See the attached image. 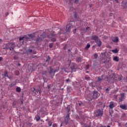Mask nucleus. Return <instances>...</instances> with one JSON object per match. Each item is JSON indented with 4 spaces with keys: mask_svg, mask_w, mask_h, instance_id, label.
I'll use <instances>...</instances> for the list:
<instances>
[{
    "mask_svg": "<svg viewBox=\"0 0 127 127\" xmlns=\"http://www.w3.org/2000/svg\"><path fill=\"white\" fill-rule=\"evenodd\" d=\"M64 124L65 125H67L69 123V121H70V113H69V112L66 113V115L64 116Z\"/></svg>",
    "mask_w": 127,
    "mask_h": 127,
    "instance_id": "obj_1",
    "label": "nucleus"
},
{
    "mask_svg": "<svg viewBox=\"0 0 127 127\" xmlns=\"http://www.w3.org/2000/svg\"><path fill=\"white\" fill-rule=\"evenodd\" d=\"M103 115H104L103 112H95L94 113V116L96 117V118H101L103 117Z\"/></svg>",
    "mask_w": 127,
    "mask_h": 127,
    "instance_id": "obj_2",
    "label": "nucleus"
},
{
    "mask_svg": "<svg viewBox=\"0 0 127 127\" xmlns=\"http://www.w3.org/2000/svg\"><path fill=\"white\" fill-rule=\"evenodd\" d=\"M93 98L94 99H98V91L95 90L93 91Z\"/></svg>",
    "mask_w": 127,
    "mask_h": 127,
    "instance_id": "obj_3",
    "label": "nucleus"
},
{
    "mask_svg": "<svg viewBox=\"0 0 127 127\" xmlns=\"http://www.w3.org/2000/svg\"><path fill=\"white\" fill-rule=\"evenodd\" d=\"M72 27H73V26H72L71 24H67L66 25V28H67L66 31V32L70 31V30H71V28H72Z\"/></svg>",
    "mask_w": 127,
    "mask_h": 127,
    "instance_id": "obj_4",
    "label": "nucleus"
},
{
    "mask_svg": "<svg viewBox=\"0 0 127 127\" xmlns=\"http://www.w3.org/2000/svg\"><path fill=\"white\" fill-rule=\"evenodd\" d=\"M95 43H97L99 47H101V46H102V41H100V39H98L97 41H96Z\"/></svg>",
    "mask_w": 127,
    "mask_h": 127,
    "instance_id": "obj_5",
    "label": "nucleus"
},
{
    "mask_svg": "<svg viewBox=\"0 0 127 127\" xmlns=\"http://www.w3.org/2000/svg\"><path fill=\"white\" fill-rule=\"evenodd\" d=\"M124 98H125V94L124 93L121 94V97L119 98V101L123 102V101H124Z\"/></svg>",
    "mask_w": 127,
    "mask_h": 127,
    "instance_id": "obj_6",
    "label": "nucleus"
},
{
    "mask_svg": "<svg viewBox=\"0 0 127 127\" xmlns=\"http://www.w3.org/2000/svg\"><path fill=\"white\" fill-rule=\"evenodd\" d=\"M55 72H58V70H54L52 68H51V67L49 73L51 75H52V74H53V75H54V73H55Z\"/></svg>",
    "mask_w": 127,
    "mask_h": 127,
    "instance_id": "obj_7",
    "label": "nucleus"
},
{
    "mask_svg": "<svg viewBox=\"0 0 127 127\" xmlns=\"http://www.w3.org/2000/svg\"><path fill=\"white\" fill-rule=\"evenodd\" d=\"M91 39L92 40H94L95 42H96V41L99 40V37L97 36H92L91 37Z\"/></svg>",
    "mask_w": 127,
    "mask_h": 127,
    "instance_id": "obj_8",
    "label": "nucleus"
},
{
    "mask_svg": "<svg viewBox=\"0 0 127 127\" xmlns=\"http://www.w3.org/2000/svg\"><path fill=\"white\" fill-rule=\"evenodd\" d=\"M73 109H72V106H68L66 108V112H73Z\"/></svg>",
    "mask_w": 127,
    "mask_h": 127,
    "instance_id": "obj_9",
    "label": "nucleus"
},
{
    "mask_svg": "<svg viewBox=\"0 0 127 127\" xmlns=\"http://www.w3.org/2000/svg\"><path fill=\"white\" fill-rule=\"evenodd\" d=\"M35 119L37 122H39V121L40 120V116H39V113H38V114L35 116Z\"/></svg>",
    "mask_w": 127,
    "mask_h": 127,
    "instance_id": "obj_10",
    "label": "nucleus"
},
{
    "mask_svg": "<svg viewBox=\"0 0 127 127\" xmlns=\"http://www.w3.org/2000/svg\"><path fill=\"white\" fill-rule=\"evenodd\" d=\"M120 108L123 110H127V106L125 105H120Z\"/></svg>",
    "mask_w": 127,
    "mask_h": 127,
    "instance_id": "obj_11",
    "label": "nucleus"
},
{
    "mask_svg": "<svg viewBox=\"0 0 127 127\" xmlns=\"http://www.w3.org/2000/svg\"><path fill=\"white\" fill-rule=\"evenodd\" d=\"M76 66L77 65L76 64H72V66L70 67V69H71V70H75V69H76Z\"/></svg>",
    "mask_w": 127,
    "mask_h": 127,
    "instance_id": "obj_12",
    "label": "nucleus"
},
{
    "mask_svg": "<svg viewBox=\"0 0 127 127\" xmlns=\"http://www.w3.org/2000/svg\"><path fill=\"white\" fill-rule=\"evenodd\" d=\"M115 107V106L114 105V102H111L110 105H109V108L110 109H113V108H114Z\"/></svg>",
    "mask_w": 127,
    "mask_h": 127,
    "instance_id": "obj_13",
    "label": "nucleus"
},
{
    "mask_svg": "<svg viewBox=\"0 0 127 127\" xmlns=\"http://www.w3.org/2000/svg\"><path fill=\"white\" fill-rule=\"evenodd\" d=\"M113 42H119V37H116L115 39L113 40Z\"/></svg>",
    "mask_w": 127,
    "mask_h": 127,
    "instance_id": "obj_14",
    "label": "nucleus"
},
{
    "mask_svg": "<svg viewBox=\"0 0 127 127\" xmlns=\"http://www.w3.org/2000/svg\"><path fill=\"white\" fill-rule=\"evenodd\" d=\"M113 60L116 61V62H119V58H118V57H115L113 59Z\"/></svg>",
    "mask_w": 127,
    "mask_h": 127,
    "instance_id": "obj_15",
    "label": "nucleus"
},
{
    "mask_svg": "<svg viewBox=\"0 0 127 127\" xmlns=\"http://www.w3.org/2000/svg\"><path fill=\"white\" fill-rule=\"evenodd\" d=\"M111 51L113 53H118V52H119V50H118V49H116L115 50H112Z\"/></svg>",
    "mask_w": 127,
    "mask_h": 127,
    "instance_id": "obj_16",
    "label": "nucleus"
},
{
    "mask_svg": "<svg viewBox=\"0 0 127 127\" xmlns=\"http://www.w3.org/2000/svg\"><path fill=\"white\" fill-rule=\"evenodd\" d=\"M48 125H49V127H51V126H52V121L50 120V121H48Z\"/></svg>",
    "mask_w": 127,
    "mask_h": 127,
    "instance_id": "obj_17",
    "label": "nucleus"
},
{
    "mask_svg": "<svg viewBox=\"0 0 127 127\" xmlns=\"http://www.w3.org/2000/svg\"><path fill=\"white\" fill-rule=\"evenodd\" d=\"M16 92H17L18 93H19L21 91V89H20V87H17L16 88Z\"/></svg>",
    "mask_w": 127,
    "mask_h": 127,
    "instance_id": "obj_18",
    "label": "nucleus"
},
{
    "mask_svg": "<svg viewBox=\"0 0 127 127\" xmlns=\"http://www.w3.org/2000/svg\"><path fill=\"white\" fill-rule=\"evenodd\" d=\"M4 75L5 77H8V74L7 73V71L6 70L4 71Z\"/></svg>",
    "mask_w": 127,
    "mask_h": 127,
    "instance_id": "obj_19",
    "label": "nucleus"
},
{
    "mask_svg": "<svg viewBox=\"0 0 127 127\" xmlns=\"http://www.w3.org/2000/svg\"><path fill=\"white\" fill-rule=\"evenodd\" d=\"M42 40V39H41V38H38L37 40H36V42L37 43H38V42H39V41Z\"/></svg>",
    "mask_w": 127,
    "mask_h": 127,
    "instance_id": "obj_20",
    "label": "nucleus"
},
{
    "mask_svg": "<svg viewBox=\"0 0 127 127\" xmlns=\"http://www.w3.org/2000/svg\"><path fill=\"white\" fill-rule=\"evenodd\" d=\"M90 46H91V45H90V44H88L86 45V47H85V49H86V50H88V49L89 47H90Z\"/></svg>",
    "mask_w": 127,
    "mask_h": 127,
    "instance_id": "obj_21",
    "label": "nucleus"
},
{
    "mask_svg": "<svg viewBox=\"0 0 127 127\" xmlns=\"http://www.w3.org/2000/svg\"><path fill=\"white\" fill-rule=\"evenodd\" d=\"M62 71L63 72H66V73H68V71L66 70V69H65V68H62Z\"/></svg>",
    "mask_w": 127,
    "mask_h": 127,
    "instance_id": "obj_22",
    "label": "nucleus"
},
{
    "mask_svg": "<svg viewBox=\"0 0 127 127\" xmlns=\"http://www.w3.org/2000/svg\"><path fill=\"white\" fill-rule=\"evenodd\" d=\"M24 38H25V37H20L19 38L20 41H21V40H23V39H24Z\"/></svg>",
    "mask_w": 127,
    "mask_h": 127,
    "instance_id": "obj_23",
    "label": "nucleus"
},
{
    "mask_svg": "<svg viewBox=\"0 0 127 127\" xmlns=\"http://www.w3.org/2000/svg\"><path fill=\"white\" fill-rule=\"evenodd\" d=\"M85 80L89 81V80H90V77H85Z\"/></svg>",
    "mask_w": 127,
    "mask_h": 127,
    "instance_id": "obj_24",
    "label": "nucleus"
},
{
    "mask_svg": "<svg viewBox=\"0 0 127 127\" xmlns=\"http://www.w3.org/2000/svg\"><path fill=\"white\" fill-rule=\"evenodd\" d=\"M49 47L50 48H52V47H53V44H50Z\"/></svg>",
    "mask_w": 127,
    "mask_h": 127,
    "instance_id": "obj_25",
    "label": "nucleus"
},
{
    "mask_svg": "<svg viewBox=\"0 0 127 127\" xmlns=\"http://www.w3.org/2000/svg\"><path fill=\"white\" fill-rule=\"evenodd\" d=\"M67 62H68V67H69L70 66V63H71V61H68Z\"/></svg>",
    "mask_w": 127,
    "mask_h": 127,
    "instance_id": "obj_26",
    "label": "nucleus"
},
{
    "mask_svg": "<svg viewBox=\"0 0 127 127\" xmlns=\"http://www.w3.org/2000/svg\"><path fill=\"white\" fill-rule=\"evenodd\" d=\"M102 80H103V78H101L100 77H98V81H102Z\"/></svg>",
    "mask_w": 127,
    "mask_h": 127,
    "instance_id": "obj_27",
    "label": "nucleus"
},
{
    "mask_svg": "<svg viewBox=\"0 0 127 127\" xmlns=\"http://www.w3.org/2000/svg\"><path fill=\"white\" fill-rule=\"evenodd\" d=\"M101 55H104V56L105 57H106V53H101Z\"/></svg>",
    "mask_w": 127,
    "mask_h": 127,
    "instance_id": "obj_28",
    "label": "nucleus"
},
{
    "mask_svg": "<svg viewBox=\"0 0 127 127\" xmlns=\"http://www.w3.org/2000/svg\"><path fill=\"white\" fill-rule=\"evenodd\" d=\"M15 74V75H18V74H19V72L16 71Z\"/></svg>",
    "mask_w": 127,
    "mask_h": 127,
    "instance_id": "obj_29",
    "label": "nucleus"
},
{
    "mask_svg": "<svg viewBox=\"0 0 127 127\" xmlns=\"http://www.w3.org/2000/svg\"><path fill=\"white\" fill-rule=\"evenodd\" d=\"M49 60H50V57L48 56V59L46 60V61H49Z\"/></svg>",
    "mask_w": 127,
    "mask_h": 127,
    "instance_id": "obj_30",
    "label": "nucleus"
},
{
    "mask_svg": "<svg viewBox=\"0 0 127 127\" xmlns=\"http://www.w3.org/2000/svg\"><path fill=\"white\" fill-rule=\"evenodd\" d=\"M94 57H95V58H97V57H98V54H95L94 55Z\"/></svg>",
    "mask_w": 127,
    "mask_h": 127,
    "instance_id": "obj_31",
    "label": "nucleus"
},
{
    "mask_svg": "<svg viewBox=\"0 0 127 127\" xmlns=\"http://www.w3.org/2000/svg\"><path fill=\"white\" fill-rule=\"evenodd\" d=\"M53 127H57V124H54Z\"/></svg>",
    "mask_w": 127,
    "mask_h": 127,
    "instance_id": "obj_32",
    "label": "nucleus"
},
{
    "mask_svg": "<svg viewBox=\"0 0 127 127\" xmlns=\"http://www.w3.org/2000/svg\"><path fill=\"white\" fill-rule=\"evenodd\" d=\"M70 80L69 78H68L66 80V82H67V83H68V82H70Z\"/></svg>",
    "mask_w": 127,
    "mask_h": 127,
    "instance_id": "obj_33",
    "label": "nucleus"
},
{
    "mask_svg": "<svg viewBox=\"0 0 127 127\" xmlns=\"http://www.w3.org/2000/svg\"><path fill=\"white\" fill-rule=\"evenodd\" d=\"M1 61H2V57H0V62H1Z\"/></svg>",
    "mask_w": 127,
    "mask_h": 127,
    "instance_id": "obj_34",
    "label": "nucleus"
},
{
    "mask_svg": "<svg viewBox=\"0 0 127 127\" xmlns=\"http://www.w3.org/2000/svg\"><path fill=\"white\" fill-rule=\"evenodd\" d=\"M9 50H13V47L9 48Z\"/></svg>",
    "mask_w": 127,
    "mask_h": 127,
    "instance_id": "obj_35",
    "label": "nucleus"
},
{
    "mask_svg": "<svg viewBox=\"0 0 127 127\" xmlns=\"http://www.w3.org/2000/svg\"><path fill=\"white\" fill-rule=\"evenodd\" d=\"M28 52H30V53L32 52V50H28Z\"/></svg>",
    "mask_w": 127,
    "mask_h": 127,
    "instance_id": "obj_36",
    "label": "nucleus"
},
{
    "mask_svg": "<svg viewBox=\"0 0 127 127\" xmlns=\"http://www.w3.org/2000/svg\"><path fill=\"white\" fill-rule=\"evenodd\" d=\"M13 44H14L13 43H11L8 44V45H13Z\"/></svg>",
    "mask_w": 127,
    "mask_h": 127,
    "instance_id": "obj_37",
    "label": "nucleus"
},
{
    "mask_svg": "<svg viewBox=\"0 0 127 127\" xmlns=\"http://www.w3.org/2000/svg\"><path fill=\"white\" fill-rule=\"evenodd\" d=\"M98 112H103V109L101 110V109H99L98 110Z\"/></svg>",
    "mask_w": 127,
    "mask_h": 127,
    "instance_id": "obj_38",
    "label": "nucleus"
},
{
    "mask_svg": "<svg viewBox=\"0 0 127 127\" xmlns=\"http://www.w3.org/2000/svg\"><path fill=\"white\" fill-rule=\"evenodd\" d=\"M2 117V114H1V112H0V118H1Z\"/></svg>",
    "mask_w": 127,
    "mask_h": 127,
    "instance_id": "obj_39",
    "label": "nucleus"
},
{
    "mask_svg": "<svg viewBox=\"0 0 127 127\" xmlns=\"http://www.w3.org/2000/svg\"><path fill=\"white\" fill-rule=\"evenodd\" d=\"M83 127H91V126H86V125H85Z\"/></svg>",
    "mask_w": 127,
    "mask_h": 127,
    "instance_id": "obj_40",
    "label": "nucleus"
},
{
    "mask_svg": "<svg viewBox=\"0 0 127 127\" xmlns=\"http://www.w3.org/2000/svg\"><path fill=\"white\" fill-rule=\"evenodd\" d=\"M122 117H126V114H123L122 115Z\"/></svg>",
    "mask_w": 127,
    "mask_h": 127,
    "instance_id": "obj_41",
    "label": "nucleus"
},
{
    "mask_svg": "<svg viewBox=\"0 0 127 127\" xmlns=\"http://www.w3.org/2000/svg\"><path fill=\"white\" fill-rule=\"evenodd\" d=\"M52 41H53L54 42L56 41V39H52Z\"/></svg>",
    "mask_w": 127,
    "mask_h": 127,
    "instance_id": "obj_42",
    "label": "nucleus"
},
{
    "mask_svg": "<svg viewBox=\"0 0 127 127\" xmlns=\"http://www.w3.org/2000/svg\"><path fill=\"white\" fill-rule=\"evenodd\" d=\"M45 74H46V71H45V72L43 73V75H45Z\"/></svg>",
    "mask_w": 127,
    "mask_h": 127,
    "instance_id": "obj_43",
    "label": "nucleus"
},
{
    "mask_svg": "<svg viewBox=\"0 0 127 127\" xmlns=\"http://www.w3.org/2000/svg\"><path fill=\"white\" fill-rule=\"evenodd\" d=\"M115 1H116V2H117V3H119V0H115Z\"/></svg>",
    "mask_w": 127,
    "mask_h": 127,
    "instance_id": "obj_44",
    "label": "nucleus"
},
{
    "mask_svg": "<svg viewBox=\"0 0 127 127\" xmlns=\"http://www.w3.org/2000/svg\"><path fill=\"white\" fill-rule=\"evenodd\" d=\"M14 59H17V57H14Z\"/></svg>",
    "mask_w": 127,
    "mask_h": 127,
    "instance_id": "obj_45",
    "label": "nucleus"
},
{
    "mask_svg": "<svg viewBox=\"0 0 127 127\" xmlns=\"http://www.w3.org/2000/svg\"><path fill=\"white\" fill-rule=\"evenodd\" d=\"M48 89H50V85H48Z\"/></svg>",
    "mask_w": 127,
    "mask_h": 127,
    "instance_id": "obj_46",
    "label": "nucleus"
},
{
    "mask_svg": "<svg viewBox=\"0 0 127 127\" xmlns=\"http://www.w3.org/2000/svg\"><path fill=\"white\" fill-rule=\"evenodd\" d=\"M109 90H110V89H109V88L106 89V91H109Z\"/></svg>",
    "mask_w": 127,
    "mask_h": 127,
    "instance_id": "obj_47",
    "label": "nucleus"
},
{
    "mask_svg": "<svg viewBox=\"0 0 127 127\" xmlns=\"http://www.w3.org/2000/svg\"><path fill=\"white\" fill-rule=\"evenodd\" d=\"M88 28H89V27H87L86 28V30H88Z\"/></svg>",
    "mask_w": 127,
    "mask_h": 127,
    "instance_id": "obj_48",
    "label": "nucleus"
},
{
    "mask_svg": "<svg viewBox=\"0 0 127 127\" xmlns=\"http://www.w3.org/2000/svg\"><path fill=\"white\" fill-rule=\"evenodd\" d=\"M79 115H81V114H82V112H79Z\"/></svg>",
    "mask_w": 127,
    "mask_h": 127,
    "instance_id": "obj_49",
    "label": "nucleus"
},
{
    "mask_svg": "<svg viewBox=\"0 0 127 127\" xmlns=\"http://www.w3.org/2000/svg\"><path fill=\"white\" fill-rule=\"evenodd\" d=\"M46 122H48V121H49L48 119L46 120Z\"/></svg>",
    "mask_w": 127,
    "mask_h": 127,
    "instance_id": "obj_50",
    "label": "nucleus"
},
{
    "mask_svg": "<svg viewBox=\"0 0 127 127\" xmlns=\"http://www.w3.org/2000/svg\"><path fill=\"white\" fill-rule=\"evenodd\" d=\"M38 92L40 94V91L39 90H38Z\"/></svg>",
    "mask_w": 127,
    "mask_h": 127,
    "instance_id": "obj_51",
    "label": "nucleus"
},
{
    "mask_svg": "<svg viewBox=\"0 0 127 127\" xmlns=\"http://www.w3.org/2000/svg\"><path fill=\"white\" fill-rule=\"evenodd\" d=\"M43 35H41V37H43Z\"/></svg>",
    "mask_w": 127,
    "mask_h": 127,
    "instance_id": "obj_52",
    "label": "nucleus"
},
{
    "mask_svg": "<svg viewBox=\"0 0 127 127\" xmlns=\"http://www.w3.org/2000/svg\"><path fill=\"white\" fill-rule=\"evenodd\" d=\"M77 1H78V0H76L75 1V2H77Z\"/></svg>",
    "mask_w": 127,
    "mask_h": 127,
    "instance_id": "obj_53",
    "label": "nucleus"
},
{
    "mask_svg": "<svg viewBox=\"0 0 127 127\" xmlns=\"http://www.w3.org/2000/svg\"><path fill=\"white\" fill-rule=\"evenodd\" d=\"M18 66H20V64H18Z\"/></svg>",
    "mask_w": 127,
    "mask_h": 127,
    "instance_id": "obj_54",
    "label": "nucleus"
},
{
    "mask_svg": "<svg viewBox=\"0 0 127 127\" xmlns=\"http://www.w3.org/2000/svg\"><path fill=\"white\" fill-rule=\"evenodd\" d=\"M77 117L78 119H79V116H78V115H77Z\"/></svg>",
    "mask_w": 127,
    "mask_h": 127,
    "instance_id": "obj_55",
    "label": "nucleus"
},
{
    "mask_svg": "<svg viewBox=\"0 0 127 127\" xmlns=\"http://www.w3.org/2000/svg\"><path fill=\"white\" fill-rule=\"evenodd\" d=\"M60 127H62V124L61 125V126H60Z\"/></svg>",
    "mask_w": 127,
    "mask_h": 127,
    "instance_id": "obj_56",
    "label": "nucleus"
},
{
    "mask_svg": "<svg viewBox=\"0 0 127 127\" xmlns=\"http://www.w3.org/2000/svg\"><path fill=\"white\" fill-rule=\"evenodd\" d=\"M79 106H81V104L79 103Z\"/></svg>",
    "mask_w": 127,
    "mask_h": 127,
    "instance_id": "obj_57",
    "label": "nucleus"
},
{
    "mask_svg": "<svg viewBox=\"0 0 127 127\" xmlns=\"http://www.w3.org/2000/svg\"><path fill=\"white\" fill-rule=\"evenodd\" d=\"M26 39H28L27 37L25 38Z\"/></svg>",
    "mask_w": 127,
    "mask_h": 127,
    "instance_id": "obj_58",
    "label": "nucleus"
},
{
    "mask_svg": "<svg viewBox=\"0 0 127 127\" xmlns=\"http://www.w3.org/2000/svg\"><path fill=\"white\" fill-rule=\"evenodd\" d=\"M110 114L112 115V113L110 112Z\"/></svg>",
    "mask_w": 127,
    "mask_h": 127,
    "instance_id": "obj_59",
    "label": "nucleus"
},
{
    "mask_svg": "<svg viewBox=\"0 0 127 127\" xmlns=\"http://www.w3.org/2000/svg\"><path fill=\"white\" fill-rule=\"evenodd\" d=\"M9 79H10V77H8Z\"/></svg>",
    "mask_w": 127,
    "mask_h": 127,
    "instance_id": "obj_60",
    "label": "nucleus"
},
{
    "mask_svg": "<svg viewBox=\"0 0 127 127\" xmlns=\"http://www.w3.org/2000/svg\"><path fill=\"white\" fill-rule=\"evenodd\" d=\"M22 127H24V126H23Z\"/></svg>",
    "mask_w": 127,
    "mask_h": 127,
    "instance_id": "obj_61",
    "label": "nucleus"
},
{
    "mask_svg": "<svg viewBox=\"0 0 127 127\" xmlns=\"http://www.w3.org/2000/svg\"><path fill=\"white\" fill-rule=\"evenodd\" d=\"M44 38H45V37H46V36H45V37H44Z\"/></svg>",
    "mask_w": 127,
    "mask_h": 127,
    "instance_id": "obj_62",
    "label": "nucleus"
},
{
    "mask_svg": "<svg viewBox=\"0 0 127 127\" xmlns=\"http://www.w3.org/2000/svg\"><path fill=\"white\" fill-rule=\"evenodd\" d=\"M8 14V13H7V15H7Z\"/></svg>",
    "mask_w": 127,
    "mask_h": 127,
    "instance_id": "obj_63",
    "label": "nucleus"
},
{
    "mask_svg": "<svg viewBox=\"0 0 127 127\" xmlns=\"http://www.w3.org/2000/svg\"><path fill=\"white\" fill-rule=\"evenodd\" d=\"M90 101H92V99H90Z\"/></svg>",
    "mask_w": 127,
    "mask_h": 127,
    "instance_id": "obj_64",
    "label": "nucleus"
}]
</instances>
